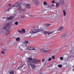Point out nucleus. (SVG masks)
Instances as JSON below:
<instances>
[{
	"label": "nucleus",
	"mask_w": 74,
	"mask_h": 74,
	"mask_svg": "<svg viewBox=\"0 0 74 74\" xmlns=\"http://www.w3.org/2000/svg\"><path fill=\"white\" fill-rule=\"evenodd\" d=\"M27 60L28 62H30L31 63L36 64H37L38 62H40V60L35 58L32 59V58H29V57L27 58Z\"/></svg>",
	"instance_id": "obj_1"
},
{
	"label": "nucleus",
	"mask_w": 74,
	"mask_h": 74,
	"mask_svg": "<svg viewBox=\"0 0 74 74\" xmlns=\"http://www.w3.org/2000/svg\"><path fill=\"white\" fill-rule=\"evenodd\" d=\"M36 30L37 31V33H38V32H41L42 33L44 34L45 35L46 34H48V35L53 33V32H47V31H44L42 29H37Z\"/></svg>",
	"instance_id": "obj_2"
},
{
	"label": "nucleus",
	"mask_w": 74,
	"mask_h": 74,
	"mask_svg": "<svg viewBox=\"0 0 74 74\" xmlns=\"http://www.w3.org/2000/svg\"><path fill=\"white\" fill-rule=\"evenodd\" d=\"M27 65L28 66H31L32 68V69L34 70L37 67L36 65L34 64H32V63L30 62H29L28 61V63H27Z\"/></svg>",
	"instance_id": "obj_3"
},
{
	"label": "nucleus",
	"mask_w": 74,
	"mask_h": 74,
	"mask_svg": "<svg viewBox=\"0 0 74 74\" xmlns=\"http://www.w3.org/2000/svg\"><path fill=\"white\" fill-rule=\"evenodd\" d=\"M30 34H34V33H37V30L35 29H33L31 30L29 32Z\"/></svg>",
	"instance_id": "obj_4"
},
{
	"label": "nucleus",
	"mask_w": 74,
	"mask_h": 74,
	"mask_svg": "<svg viewBox=\"0 0 74 74\" xmlns=\"http://www.w3.org/2000/svg\"><path fill=\"white\" fill-rule=\"evenodd\" d=\"M33 3L36 5H38V0H32Z\"/></svg>",
	"instance_id": "obj_5"
},
{
	"label": "nucleus",
	"mask_w": 74,
	"mask_h": 74,
	"mask_svg": "<svg viewBox=\"0 0 74 74\" xmlns=\"http://www.w3.org/2000/svg\"><path fill=\"white\" fill-rule=\"evenodd\" d=\"M9 23H8L6 24L3 27V29H6L9 26V25H8Z\"/></svg>",
	"instance_id": "obj_6"
},
{
	"label": "nucleus",
	"mask_w": 74,
	"mask_h": 74,
	"mask_svg": "<svg viewBox=\"0 0 74 74\" xmlns=\"http://www.w3.org/2000/svg\"><path fill=\"white\" fill-rule=\"evenodd\" d=\"M18 10L19 12H21V11H22V7H21V6L20 5L18 7Z\"/></svg>",
	"instance_id": "obj_7"
},
{
	"label": "nucleus",
	"mask_w": 74,
	"mask_h": 74,
	"mask_svg": "<svg viewBox=\"0 0 74 74\" xmlns=\"http://www.w3.org/2000/svg\"><path fill=\"white\" fill-rule=\"evenodd\" d=\"M66 34H63L62 35L61 37V38L62 39V40H64L65 38H66Z\"/></svg>",
	"instance_id": "obj_8"
},
{
	"label": "nucleus",
	"mask_w": 74,
	"mask_h": 74,
	"mask_svg": "<svg viewBox=\"0 0 74 74\" xmlns=\"http://www.w3.org/2000/svg\"><path fill=\"white\" fill-rule=\"evenodd\" d=\"M20 4L19 3V2H17V3L15 4L13 6V7H19V6H20Z\"/></svg>",
	"instance_id": "obj_9"
},
{
	"label": "nucleus",
	"mask_w": 74,
	"mask_h": 74,
	"mask_svg": "<svg viewBox=\"0 0 74 74\" xmlns=\"http://www.w3.org/2000/svg\"><path fill=\"white\" fill-rule=\"evenodd\" d=\"M64 29V27L62 26L58 29V31H61V30H63Z\"/></svg>",
	"instance_id": "obj_10"
},
{
	"label": "nucleus",
	"mask_w": 74,
	"mask_h": 74,
	"mask_svg": "<svg viewBox=\"0 0 74 74\" xmlns=\"http://www.w3.org/2000/svg\"><path fill=\"white\" fill-rule=\"evenodd\" d=\"M25 6L27 8H30V5L29 4L27 3L26 4Z\"/></svg>",
	"instance_id": "obj_11"
},
{
	"label": "nucleus",
	"mask_w": 74,
	"mask_h": 74,
	"mask_svg": "<svg viewBox=\"0 0 74 74\" xmlns=\"http://www.w3.org/2000/svg\"><path fill=\"white\" fill-rule=\"evenodd\" d=\"M9 73L10 74H14V71L12 70H10Z\"/></svg>",
	"instance_id": "obj_12"
},
{
	"label": "nucleus",
	"mask_w": 74,
	"mask_h": 74,
	"mask_svg": "<svg viewBox=\"0 0 74 74\" xmlns=\"http://www.w3.org/2000/svg\"><path fill=\"white\" fill-rule=\"evenodd\" d=\"M60 5V3H56V8L58 7H59Z\"/></svg>",
	"instance_id": "obj_13"
},
{
	"label": "nucleus",
	"mask_w": 74,
	"mask_h": 74,
	"mask_svg": "<svg viewBox=\"0 0 74 74\" xmlns=\"http://www.w3.org/2000/svg\"><path fill=\"white\" fill-rule=\"evenodd\" d=\"M14 18V16H10L8 18V20H11Z\"/></svg>",
	"instance_id": "obj_14"
},
{
	"label": "nucleus",
	"mask_w": 74,
	"mask_h": 74,
	"mask_svg": "<svg viewBox=\"0 0 74 74\" xmlns=\"http://www.w3.org/2000/svg\"><path fill=\"white\" fill-rule=\"evenodd\" d=\"M23 65H22L21 66H19L18 67V68L17 69V70H19L20 69H21V68H22L23 67Z\"/></svg>",
	"instance_id": "obj_15"
},
{
	"label": "nucleus",
	"mask_w": 74,
	"mask_h": 74,
	"mask_svg": "<svg viewBox=\"0 0 74 74\" xmlns=\"http://www.w3.org/2000/svg\"><path fill=\"white\" fill-rule=\"evenodd\" d=\"M50 25L49 24H46L45 25V27H46V28H47V27H48L49 26H50Z\"/></svg>",
	"instance_id": "obj_16"
},
{
	"label": "nucleus",
	"mask_w": 74,
	"mask_h": 74,
	"mask_svg": "<svg viewBox=\"0 0 74 74\" xmlns=\"http://www.w3.org/2000/svg\"><path fill=\"white\" fill-rule=\"evenodd\" d=\"M11 4L10 3L8 5V6L7 7V8H9V9H11Z\"/></svg>",
	"instance_id": "obj_17"
},
{
	"label": "nucleus",
	"mask_w": 74,
	"mask_h": 74,
	"mask_svg": "<svg viewBox=\"0 0 74 74\" xmlns=\"http://www.w3.org/2000/svg\"><path fill=\"white\" fill-rule=\"evenodd\" d=\"M63 12L64 13L63 15L64 16H66V11H65L64 10H63Z\"/></svg>",
	"instance_id": "obj_18"
},
{
	"label": "nucleus",
	"mask_w": 74,
	"mask_h": 74,
	"mask_svg": "<svg viewBox=\"0 0 74 74\" xmlns=\"http://www.w3.org/2000/svg\"><path fill=\"white\" fill-rule=\"evenodd\" d=\"M17 32H18V33H20V34L23 33V32H22V31L21 30H18L17 31Z\"/></svg>",
	"instance_id": "obj_19"
},
{
	"label": "nucleus",
	"mask_w": 74,
	"mask_h": 74,
	"mask_svg": "<svg viewBox=\"0 0 74 74\" xmlns=\"http://www.w3.org/2000/svg\"><path fill=\"white\" fill-rule=\"evenodd\" d=\"M21 30L22 31V32L24 33H25V29H21Z\"/></svg>",
	"instance_id": "obj_20"
},
{
	"label": "nucleus",
	"mask_w": 74,
	"mask_h": 74,
	"mask_svg": "<svg viewBox=\"0 0 74 74\" xmlns=\"http://www.w3.org/2000/svg\"><path fill=\"white\" fill-rule=\"evenodd\" d=\"M25 15L22 16L21 17V19H24V18H25Z\"/></svg>",
	"instance_id": "obj_21"
},
{
	"label": "nucleus",
	"mask_w": 74,
	"mask_h": 74,
	"mask_svg": "<svg viewBox=\"0 0 74 74\" xmlns=\"http://www.w3.org/2000/svg\"><path fill=\"white\" fill-rule=\"evenodd\" d=\"M60 3L61 4H63L64 3L63 0H61L60 1Z\"/></svg>",
	"instance_id": "obj_22"
},
{
	"label": "nucleus",
	"mask_w": 74,
	"mask_h": 74,
	"mask_svg": "<svg viewBox=\"0 0 74 74\" xmlns=\"http://www.w3.org/2000/svg\"><path fill=\"white\" fill-rule=\"evenodd\" d=\"M16 40L17 41H20V38H17L16 39Z\"/></svg>",
	"instance_id": "obj_23"
},
{
	"label": "nucleus",
	"mask_w": 74,
	"mask_h": 74,
	"mask_svg": "<svg viewBox=\"0 0 74 74\" xmlns=\"http://www.w3.org/2000/svg\"><path fill=\"white\" fill-rule=\"evenodd\" d=\"M43 4L44 5H47V3L46 1H45L44 2Z\"/></svg>",
	"instance_id": "obj_24"
},
{
	"label": "nucleus",
	"mask_w": 74,
	"mask_h": 74,
	"mask_svg": "<svg viewBox=\"0 0 74 74\" xmlns=\"http://www.w3.org/2000/svg\"><path fill=\"white\" fill-rule=\"evenodd\" d=\"M5 51V50L4 49L3 51H3H1V53H2V54H4V51Z\"/></svg>",
	"instance_id": "obj_25"
},
{
	"label": "nucleus",
	"mask_w": 74,
	"mask_h": 74,
	"mask_svg": "<svg viewBox=\"0 0 74 74\" xmlns=\"http://www.w3.org/2000/svg\"><path fill=\"white\" fill-rule=\"evenodd\" d=\"M58 67H60V68H62V65H58Z\"/></svg>",
	"instance_id": "obj_26"
},
{
	"label": "nucleus",
	"mask_w": 74,
	"mask_h": 74,
	"mask_svg": "<svg viewBox=\"0 0 74 74\" xmlns=\"http://www.w3.org/2000/svg\"><path fill=\"white\" fill-rule=\"evenodd\" d=\"M14 24L15 25H18V22L17 21L15 22Z\"/></svg>",
	"instance_id": "obj_27"
},
{
	"label": "nucleus",
	"mask_w": 74,
	"mask_h": 74,
	"mask_svg": "<svg viewBox=\"0 0 74 74\" xmlns=\"http://www.w3.org/2000/svg\"><path fill=\"white\" fill-rule=\"evenodd\" d=\"M44 50V49H42L40 50V52H43Z\"/></svg>",
	"instance_id": "obj_28"
},
{
	"label": "nucleus",
	"mask_w": 74,
	"mask_h": 74,
	"mask_svg": "<svg viewBox=\"0 0 74 74\" xmlns=\"http://www.w3.org/2000/svg\"><path fill=\"white\" fill-rule=\"evenodd\" d=\"M28 43V41H25L24 42V44H27Z\"/></svg>",
	"instance_id": "obj_29"
},
{
	"label": "nucleus",
	"mask_w": 74,
	"mask_h": 74,
	"mask_svg": "<svg viewBox=\"0 0 74 74\" xmlns=\"http://www.w3.org/2000/svg\"><path fill=\"white\" fill-rule=\"evenodd\" d=\"M47 8H52V7L51 6L49 5H47Z\"/></svg>",
	"instance_id": "obj_30"
},
{
	"label": "nucleus",
	"mask_w": 74,
	"mask_h": 74,
	"mask_svg": "<svg viewBox=\"0 0 74 74\" xmlns=\"http://www.w3.org/2000/svg\"><path fill=\"white\" fill-rule=\"evenodd\" d=\"M60 60H63V57H61L60 58Z\"/></svg>",
	"instance_id": "obj_31"
},
{
	"label": "nucleus",
	"mask_w": 74,
	"mask_h": 74,
	"mask_svg": "<svg viewBox=\"0 0 74 74\" xmlns=\"http://www.w3.org/2000/svg\"><path fill=\"white\" fill-rule=\"evenodd\" d=\"M51 58H52V59H55V56H52L51 57Z\"/></svg>",
	"instance_id": "obj_32"
},
{
	"label": "nucleus",
	"mask_w": 74,
	"mask_h": 74,
	"mask_svg": "<svg viewBox=\"0 0 74 74\" xmlns=\"http://www.w3.org/2000/svg\"><path fill=\"white\" fill-rule=\"evenodd\" d=\"M52 60V58H49L48 59V61H51Z\"/></svg>",
	"instance_id": "obj_33"
},
{
	"label": "nucleus",
	"mask_w": 74,
	"mask_h": 74,
	"mask_svg": "<svg viewBox=\"0 0 74 74\" xmlns=\"http://www.w3.org/2000/svg\"><path fill=\"white\" fill-rule=\"evenodd\" d=\"M32 50H36V49L35 48H33V47H32Z\"/></svg>",
	"instance_id": "obj_34"
},
{
	"label": "nucleus",
	"mask_w": 74,
	"mask_h": 74,
	"mask_svg": "<svg viewBox=\"0 0 74 74\" xmlns=\"http://www.w3.org/2000/svg\"><path fill=\"white\" fill-rule=\"evenodd\" d=\"M27 49L28 50H30V47H28L27 48Z\"/></svg>",
	"instance_id": "obj_35"
},
{
	"label": "nucleus",
	"mask_w": 74,
	"mask_h": 74,
	"mask_svg": "<svg viewBox=\"0 0 74 74\" xmlns=\"http://www.w3.org/2000/svg\"><path fill=\"white\" fill-rule=\"evenodd\" d=\"M51 3H53V4H54L55 3V0H53L51 1Z\"/></svg>",
	"instance_id": "obj_36"
},
{
	"label": "nucleus",
	"mask_w": 74,
	"mask_h": 74,
	"mask_svg": "<svg viewBox=\"0 0 74 74\" xmlns=\"http://www.w3.org/2000/svg\"><path fill=\"white\" fill-rule=\"evenodd\" d=\"M8 31H9V30L8 29H6V33H8Z\"/></svg>",
	"instance_id": "obj_37"
},
{
	"label": "nucleus",
	"mask_w": 74,
	"mask_h": 74,
	"mask_svg": "<svg viewBox=\"0 0 74 74\" xmlns=\"http://www.w3.org/2000/svg\"><path fill=\"white\" fill-rule=\"evenodd\" d=\"M29 16L30 17H33L34 16L33 15H30Z\"/></svg>",
	"instance_id": "obj_38"
},
{
	"label": "nucleus",
	"mask_w": 74,
	"mask_h": 74,
	"mask_svg": "<svg viewBox=\"0 0 74 74\" xmlns=\"http://www.w3.org/2000/svg\"><path fill=\"white\" fill-rule=\"evenodd\" d=\"M9 23L8 24V25H11V22H8V23Z\"/></svg>",
	"instance_id": "obj_39"
},
{
	"label": "nucleus",
	"mask_w": 74,
	"mask_h": 74,
	"mask_svg": "<svg viewBox=\"0 0 74 74\" xmlns=\"http://www.w3.org/2000/svg\"><path fill=\"white\" fill-rule=\"evenodd\" d=\"M43 52H44V53H46V52H47V51L46 50H44L43 51Z\"/></svg>",
	"instance_id": "obj_40"
},
{
	"label": "nucleus",
	"mask_w": 74,
	"mask_h": 74,
	"mask_svg": "<svg viewBox=\"0 0 74 74\" xmlns=\"http://www.w3.org/2000/svg\"><path fill=\"white\" fill-rule=\"evenodd\" d=\"M8 8V10H7L8 11H9V10H11V9H9V8Z\"/></svg>",
	"instance_id": "obj_41"
},
{
	"label": "nucleus",
	"mask_w": 74,
	"mask_h": 74,
	"mask_svg": "<svg viewBox=\"0 0 74 74\" xmlns=\"http://www.w3.org/2000/svg\"><path fill=\"white\" fill-rule=\"evenodd\" d=\"M72 51H73V50H71V51H70V53H71V52H72Z\"/></svg>",
	"instance_id": "obj_42"
},
{
	"label": "nucleus",
	"mask_w": 74,
	"mask_h": 74,
	"mask_svg": "<svg viewBox=\"0 0 74 74\" xmlns=\"http://www.w3.org/2000/svg\"><path fill=\"white\" fill-rule=\"evenodd\" d=\"M42 62H44V61H45V60H44V59H42Z\"/></svg>",
	"instance_id": "obj_43"
},
{
	"label": "nucleus",
	"mask_w": 74,
	"mask_h": 74,
	"mask_svg": "<svg viewBox=\"0 0 74 74\" xmlns=\"http://www.w3.org/2000/svg\"><path fill=\"white\" fill-rule=\"evenodd\" d=\"M51 5L52 6V7H53V6L54 5V4H52Z\"/></svg>",
	"instance_id": "obj_44"
},
{
	"label": "nucleus",
	"mask_w": 74,
	"mask_h": 74,
	"mask_svg": "<svg viewBox=\"0 0 74 74\" xmlns=\"http://www.w3.org/2000/svg\"><path fill=\"white\" fill-rule=\"evenodd\" d=\"M47 13H46V15H48V12H47Z\"/></svg>",
	"instance_id": "obj_45"
},
{
	"label": "nucleus",
	"mask_w": 74,
	"mask_h": 74,
	"mask_svg": "<svg viewBox=\"0 0 74 74\" xmlns=\"http://www.w3.org/2000/svg\"><path fill=\"white\" fill-rule=\"evenodd\" d=\"M32 47H30V50H32Z\"/></svg>",
	"instance_id": "obj_46"
},
{
	"label": "nucleus",
	"mask_w": 74,
	"mask_h": 74,
	"mask_svg": "<svg viewBox=\"0 0 74 74\" xmlns=\"http://www.w3.org/2000/svg\"><path fill=\"white\" fill-rule=\"evenodd\" d=\"M18 62H19V63H21V61L20 60V61H19Z\"/></svg>",
	"instance_id": "obj_47"
},
{
	"label": "nucleus",
	"mask_w": 74,
	"mask_h": 74,
	"mask_svg": "<svg viewBox=\"0 0 74 74\" xmlns=\"http://www.w3.org/2000/svg\"><path fill=\"white\" fill-rule=\"evenodd\" d=\"M65 48H66V47H68V46H65Z\"/></svg>",
	"instance_id": "obj_48"
},
{
	"label": "nucleus",
	"mask_w": 74,
	"mask_h": 74,
	"mask_svg": "<svg viewBox=\"0 0 74 74\" xmlns=\"http://www.w3.org/2000/svg\"><path fill=\"white\" fill-rule=\"evenodd\" d=\"M33 28L34 29H35V28H36V27H33Z\"/></svg>",
	"instance_id": "obj_49"
},
{
	"label": "nucleus",
	"mask_w": 74,
	"mask_h": 74,
	"mask_svg": "<svg viewBox=\"0 0 74 74\" xmlns=\"http://www.w3.org/2000/svg\"><path fill=\"white\" fill-rule=\"evenodd\" d=\"M65 64H66V65H67V63H66Z\"/></svg>",
	"instance_id": "obj_50"
},
{
	"label": "nucleus",
	"mask_w": 74,
	"mask_h": 74,
	"mask_svg": "<svg viewBox=\"0 0 74 74\" xmlns=\"http://www.w3.org/2000/svg\"><path fill=\"white\" fill-rule=\"evenodd\" d=\"M73 58H74V56H73Z\"/></svg>",
	"instance_id": "obj_51"
}]
</instances>
